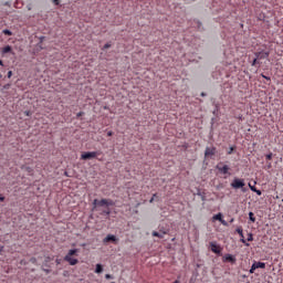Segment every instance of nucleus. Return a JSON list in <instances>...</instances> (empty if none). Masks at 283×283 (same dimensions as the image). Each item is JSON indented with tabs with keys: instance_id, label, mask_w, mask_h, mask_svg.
Wrapping results in <instances>:
<instances>
[{
	"instance_id": "obj_1",
	"label": "nucleus",
	"mask_w": 283,
	"mask_h": 283,
	"mask_svg": "<svg viewBox=\"0 0 283 283\" xmlns=\"http://www.w3.org/2000/svg\"><path fill=\"white\" fill-rule=\"evenodd\" d=\"M78 253V249H73L67 252V254L64 256V261L69 262L71 266H76V263L78 262V259L74 258Z\"/></svg>"
},
{
	"instance_id": "obj_2",
	"label": "nucleus",
	"mask_w": 283,
	"mask_h": 283,
	"mask_svg": "<svg viewBox=\"0 0 283 283\" xmlns=\"http://www.w3.org/2000/svg\"><path fill=\"white\" fill-rule=\"evenodd\" d=\"M245 185L244 179L234 178L230 184V187H232V189H242V191H247L244 189Z\"/></svg>"
},
{
	"instance_id": "obj_3",
	"label": "nucleus",
	"mask_w": 283,
	"mask_h": 283,
	"mask_svg": "<svg viewBox=\"0 0 283 283\" xmlns=\"http://www.w3.org/2000/svg\"><path fill=\"white\" fill-rule=\"evenodd\" d=\"M94 207H114V201L112 199H94L93 201Z\"/></svg>"
},
{
	"instance_id": "obj_4",
	"label": "nucleus",
	"mask_w": 283,
	"mask_h": 283,
	"mask_svg": "<svg viewBox=\"0 0 283 283\" xmlns=\"http://www.w3.org/2000/svg\"><path fill=\"white\" fill-rule=\"evenodd\" d=\"M98 156V151H86L81 155L82 160H92V158H96Z\"/></svg>"
},
{
	"instance_id": "obj_5",
	"label": "nucleus",
	"mask_w": 283,
	"mask_h": 283,
	"mask_svg": "<svg viewBox=\"0 0 283 283\" xmlns=\"http://www.w3.org/2000/svg\"><path fill=\"white\" fill-rule=\"evenodd\" d=\"M258 269H266V263L254 261L250 269V273H255V270Z\"/></svg>"
},
{
	"instance_id": "obj_6",
	"label": "nucleus",
	"mask_w": 283,
	"mask_h": 283,
	"mask_svg": "<svg viewBox=\"0 0 283 283\" xmlns=\"http://www.w3.org/2000/svg\"><path fill=\"white\" fill-rule=\"evenodd\" d=\"M270 55L269 51H260V52H255L254 56L261 62L264 61V59H268Z\"/></svg>"
},
{
	"instance_id": "obj_7",
	"label": "nucleus",
	"mask_w": 283,
	"mask_h": 283,
	"mask_svg": "<svg viewBox=\"0 0 283 283\" xmlns=\"http://www.w3.org/2000/svg\"><path fill=\"white\" fill-rule=\"evenodd\" d=\"M104 244H107V242H113L114 244H118V238H116V235L114 234H107L104 239H103Z\"/></svg>"
},
{
	"instance_id": "obj_8",
	"label": "nucleus",
	"mask_w": 283,
	"mask_h": 283,
	"mask_svg": "<svg viewBox=\"0 0 283 283\" xmlns=\"http://www.w3.org/2000/svg\"><path fill=\"white\" fill-rule=\"evenodd\" d=\"M237 233L240 235L242 244L249 247V243H247V240H244V232L241 227L237 228Z\"/></svg>"
},
{
	"instance_id": "obj_9",
	"label": "nucleus",
	"mask_w": 283,
	"mask_h": 283,
	"mask_svg": "<svg viewBox=\"0 0 283 283\" xmlns=\"http://www.w3.org/2000/svg\"><path fill=\"white\" fill-rule=\"evenodd\" d=\"M205 156L206 158H209V156H216V147H207Z\"/></svg>"
},
{
	"instance_id": "obj_10",
	"label": "nucleus",
	"mask_w": 283,
	"mask_h": 283,
	"mask_svg": "<svg viewBox=\"0 0 283 283\" xmlns=\"http://www.w3.org/2000/svg\"><path fill=\"white\" fill-rule=\"evenodd\" d=\"M210 248H211L212 253L220 254L222 251V249H220V245H218L213 242L210 243Z\"/></svg>"
},
{
	"instance_id": "obj_11",
	"label": "nucleus",
	"mask_w": 283,
	"mask_h": 283,
	"mask_svg": "<svg viewBox=\"0 0 283 283\" xmlns=\"http://www.w3.org/2000/svg\"><path fill=\"white\" fill-rule=\"evenodd\" d=\"M217 169H218V171H220V174H223V175L229 174V166L228 165H224V166L218 165Z\"/></svg>"
},
{
	"instance_id": "obj_12",
	"label": "nucleus",
	"mask_w": 283,
	"mask_h": 283,
	"mask_svg": "<svg viewBox=\"0 0 283 283\" xmlns=\"http://www.w3.org/2000/svg\"><path fill=\"white\" fill-rule=\"evenodd\" d=\"M223 262H231V264H235V256L232 254H226L223 256Z\"/></svg>"
},
{
	"instance_id": "obj_13",
	"label": "nucleus",
	"mask_w": 283,
	"mask_h": 283,
	"mask_svg": "<svg viewBox=\"0 0 283 283\" xmlns=\"http://www.w3.org/2000/svg\"><path fill=\"white\" fill-rule=\"evenodd\" d=\"M252 67H260L262 65V62L255 56V59L251 62Z\"/></svg>"
},
{
	"instance_id": "obj_14",
	"label": "nucleus",
	"mask_w": 283,
	"mask_h": 283,
	"mask_svg": "<svg viewBox=\"0 0 283 283\" xmlns=\"http://www.w3.org/2000/svg\"><path fill=\"white\" fill-rule=\"evenodd\" d=\"M167 234V232H153L154 238H160L163 240V238H165V235Z\"/></svg>"
},
{
	"instance_id": "obj_15",
	"label": "nucleus",
	"mask_w": 283,
	"mask_h": 283,
	"mask_svg": "<svg viewBox=\"0 0 283 283\" xmlns=\"http://www.w3.org/2000/svg\"><path fill=\"white\" fill-rule=\"evenodd\" d=\"M10 52H12V46L10 45L4 46L1 51L2 54H10Z\"/></svg>"
},
{
	"instance_id": "obj_16",
	"label": "nucleus",
	"mask_w": 283,
	"mask_h": 283,
	"mask_svg": "<svg viewBox=\"0 0 283 283\" xmlns=\"http://www.w3.org/2000/svg\"><path fill=\"white\" fill-rule=\"evenodd\" d=\"M22 169L24 171H28V174H33V171H34L30 166H22Z\"/></svg>"
},
{
	"instance_id": "obj_17",
	"label": "nucleus",
	"mask_w": 283,
	"mask_h": 283,
	"mask_svg": "<svg viewBox=\"0 0 283 283\" xmlns=\"http://www.w3.org/2000/svg\"><path fill=\"white\" fill-rule=\"evenodd\" d=\"M212 220H218L219 222L222 220V213H217L212 217Z\"/></svg>"
},
{
	"instance_id": "obj_18",
	"label": "nucleus",
	"mask_w": 283,
	"mask_h": 283,
	"mask_svg": "<svg viewBox=\"0 0 283 283\" xmlns=\"http://www.w3.org/2000/svg\"><path fill=\"white\" fill-rule=\"evenodd\" d=\"M95 273H103V265L96 264Z\"/></svg>"
},
{
	"instance_id": "obj_19",
	"label": "nucleus",
	"mask_w": 283,
	"mask_h": 283,
	"mask_svg": "<svg viewBox=\"0 0 283 283\" xmlns=\"http://www.w3.org/2000/svg\"><path fill=\"white\" fill-rule=\"evenodd\" d=\"M2 33L6 34L7 36H12V31L8 29L2 30Z\"/></svg>"
},
{
	"instance_id": "obj_20",
	"label": "nucleus",
	"mask_w": 283,
	"mask_h": 283,
	"mask_svg": "<svg viewBox=\"0 0 283 283\" xmlns=\"http://www.w3.org/2000/svg\"><path fill=\"white\" fill-rule=\"evenodd\" d=\"M249 218L252 222H255V214L253 212H249Z\"/></svg>"
},
{
	"instance_id": "obj_21",
	"label": "nucleus",
	"mask_w": 283,
	"mask_h": 283,
	"mask_svg": "<svg viewBox=\"0 0 283 283\" xmlns=\"http://www.w3.org/2000/svg\"><path fill=\"white\" fill-rule=\"evenodd\" d=\"M247 241H248V242H253V233H249V234H248Z\"/></svg>"
},
{
	"instance_id": "obj_22",
	"label": "nucleus",
	"mask_w": 283,
	"mask_h": 283,
	"mask_svg": "<svg viewBox=\"0 0 283 283\" xmlns=\"http://www.w3.org/2000/svg\"><path fill=\"white\" fill-rule=\"evenodd\" d=\"M109 213H112V211H109V209L102 211V214H103V216H109Z\"/></svg>"
},
{
	"instance_id": "obj_23",
	"label": "nucleus",
	"mask_w": 283,
	"mask_h": 283,
	"mask_svg": "<svg viewBox=\"0 0 283 283\" xmlns=\"http://www.w3.org/2000/svg\"><path fill=\"white\" fill-rule=\"evenodd\" d=\"M220 222L223 224V227H229V223L224 219H221Z\"/></svg>"
},
{
	"instance_id": "obj_24",
	"label": "nucleus",
	"mask_w": 283,
	"mask_h": 283,
	"mask_svg": "<svg viewBox=\"0 0 283 283\" xmlns=\"http://www.w3.org/2000/svg\"><path fill=\"white\" fill-rule=\"evenodd\" d=\"M109 48H112V44L106 43V44L103 46V50H109Z\"/></svg>"
},
{
	"instance_id": "obj_25",
	"label": "nucleus",
	"mask_w": 283,
	"mask_h": 283,
	"mask_svg": "<svg viewBox=\"0 0 283 283\" xmlns=\"http://www.w3.org/2000/svg\"><path fill=\"white\" fill-rule=\"evenodd\" d=\"M266 160H272L273 159V154H269L265 156Z\"/></svg>"
},
{
	"instance_id": "obj_26",
	"label": "nucleus",
	"mask_w": 283,
	"mask_h": 283,
	"mask_svg": "<svg viewBox=\"0 0 283 283\" xmlns=\"http://www.w3.org/2000/svg\"><path fill=\"white\" fill-rule=\"evenodd\" d=\"M249 187H250L251 191H258V188H255V186H251V184H249Z\"/></svg>"
},
{
	"instance_id": "obj_27",
	"label": "nucleus",
	"mask_w": 283,
	"mask_h": 283,
	"mask_svg": "<svg viewBox=\"0 0 283 283\" xmlns=\"http://www.w3.org/2000/svg\"><path fill=\"white\" fill-rule=\"evenodd\" d=\"M262 78H265V81H271V77L264 75V74H261Z\"/></svg>"
},
{
	"instance_id": "obj_28",
	"label": "nucleus",
	"mask_w": 283,
	"mask_h": 283,
	"mask_svg": "<svg viewBox=\"0 0 283 283\" xmlns=\"http://www.w3.org/2000/svg\"><path fill=\"white\" fill-rule=\"evenodd\" d=\"M105 279H106V280H113L114 277L112 276V274H106V275H105Z\"/></svg>"
},
{
	"instance_id": "obj_29",
	"label": "nucleus",
	"mask_w": 283,
	"mask_h": 283,
	"mask_svg": "<svg viewBox=\"0 0 283 283\" xmlns=\"http://www.w3.org/2000/svg\"><path fill=\"white\" fill-rule=\"evenodd\" d=\"M254 193H256V196H262V190L256 189V191H254Z\"/></svg>"
},
{
	"instance_id": "obj_30",
	"label": "nucleus",
	"mask_w": 283,
	"mask_h": 283,
	"mask_svg": "<svg viewBox=\"0 0 283 283\" xmlns=\"http://www.w3.org/2000/svg\"><path fill=\"white\" fill-rule=\"evenodd\" d=\"M7 76H8V78H12V71H9Z\"/></svg>"
},
{
	"instance_id": "obj_31",
	"label": "nucleus",
	"mask_w": 283,
	"mask_h": 283,
	"mask_svg": "<svg viewBox=\"0 0 283 283\" xmlns=\"http://www.w3.org/2000/svg\"><path fill=\"white\" fill-rule=\"evenodd\" d=\"M25 116H32V113L30 111L24 112Z\"/></svg>"
},
{
	"instance_id": "obj_32",
	"label": "nucleus",
	"mask_w": 283,
	"mask_h": 283,
	"mask_svg": "<svg viewBox=\"0 0 283 283\" xmlns=\"http://www.w3.org/2000/svg\"><path fill=\"white\" fill-rule=\"evenodd\" d=\"M83 114H85V113H83V112L77 113V118H81V116H83Z\"/></svg>"
},
{
	"instance_id": "obj_33",
	"label": "nucleus",
	"mask_w": 283,
	"mask_h": 283,
	"mask_svg": "<svg viewBox=\"0 0 283 283\" xmlns=\"http://www.w3.org/2000/svg\"><path fill=\"white\" fill-rule=\"evenodd\" d=\"M6 200V197H2L1 195H0V202H3Z\"/></svg>"
},
{
	"instance_id": "obj_34",
	"label": "nucleus",
	"mask_w": 283,
	"mask_h": 283,
	"mask_svg": "<svg viewBox=\"0 0 283 283\" xmlns=\"http://www.w3.org/2000/svg\"><path fill=\"white\" fill-rule=\"evenodd\" d=\"M229 155L233 154V147L230 148V150L228 151Z\"/></svg>"
},
{
	"instance_id": "obj_35",
	"label": "nucleus",
	"mask_w": 283,
	"mask_h": 283,
	"mask_svg": "<svg viewBox=\"0 0 283 283\" xmlns=\"http://www.w3.org/2000/svg\"><path fill=\"white\" fill-rule=\"evenodd\" d=\"M155 198H156V193L153 196V198L149 200V202H154Z\"/></svg>"
},
{
	"instance_id": "obj_36",
	"label": "nucleus",
	"mask_w": 283,
	"mask_h": 283,
	"mask_svg": "<svg viewBox=\"0 0 283 283\" xmlns=\"http://www.w3.org/2000/svg\"><path fill=\"white\" fill-rule=\"evenodd\" d=\"M107 136H114V133L113 132H108Z\"/></svg>"
},
{
	"instance_id": "obj_37",
	"label": "nucleus",
	"mask_w": 283,
	"mask_h": 283,
	"mask_svg": "<svg viewBox=\"0 0 283 283\" xmlns=\"http://www.w3.org/2000/svg\"><path fill=\"white\" fill-rule=\"evenodd\" d=\"M53 3H55V6H59V0H53Z\"/></svg>"
},
{
	"instance_id": "obj_38",
	"label": "nucleus",
	"mask_w": 283,
	"mask_h": 283,
	"mask_svg": "<svg viewBox=\"0 0 283 283\" xmlns=\"http://www.w3.org/2000/svg\"><path fill=\"white\" fill-rule=\"evenodd\" d=\"M0 65L3 66V61L0 60Z\"/></svg>"
},
{
	"instance_id": "obj_39",
	"label": "nucleus",
	"mask_w": 283,
	"mask_h": 283,
	"mask_svg": "<svg viewBox=\"0 0 283 283\" xmlns=\"http://www.w3.org/2000/svg\"><path fill=\"white\" fill-rule=\"evenodd\" d=\"M56 264H61V261H60V260H56Z\"/></svg>"
},
{
	"instance_id": "obj_40",
	"label": "nucleus",
	"mask_w": 283,
	"mask_h": 283,
	"mask_svg": "<svg viewBox=\"0 0 283 283\" xmlns=\"http://www.w3.org/2000/svg\"><path fill=\"white\" fill-rule=\"evenodd\" d=\"M1 251H3V248H0V253H1Z\"/></svg>"
},
{
	"instance_id": "obj_41",
	"label": "nucleus",
	"mask_w": 283,
	"mask_h": 283,
	"mask_svg": "<svg viewBox=\"0 0 283 283\" xmlns=\"http://www.w3.org/2000/svg\"><path fill=\"white\" fill-rule=\"evenodd\" d=\"M201 96H205V93H202Z\"/></svg>"
},
{
	"instance_id": "obj_42",
	"label": "nucleus",
	"mask_w": 283,
	"mask_h": 283,
	"mask_svg": "<svg viewBox=\"0 0 283 283\" xmlns=\"http://www.w3.org/2000/svg\"><path fill=\"white\" fill-rule=\"evenodd\" d=\"M231 222H233V219H231Z\"/></svg>"
}]
</instances>
